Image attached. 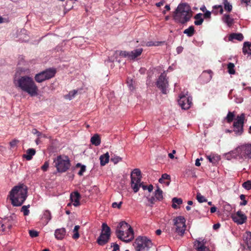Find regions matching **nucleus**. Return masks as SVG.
Wrapping results in <instances>:
<instances>
[{"instance_id":"1","label":"nucleus","mask_w":251,"mask_h":251,"mask_svg":"<svg viewBox=\"0 0 251 251\" xmlns=\"http://www.w3.org/2000/svg\"><path fill=\"white\" fill-rule=\"evenodd\" d=\"M14 83L16 88L27 93L30 96H35L38 94V87L33 79L27 75L21 76L15 78Z\"/></svg>"},{"instance_id":"5","label":"nucleus","mask_w":251,"mask_h":251,"mask_svg":"<svg viewBox=\"0 0 251 251\" xmlns=\"http://www.w3.org/2000/svg\"><path fill=\"white\" fill-rule=\"evenodd\" d=\"M17 223V217L14 214L4 218H0V234L8 232Z\"/></svg>"},{"instance_id":"18","label":"nucleus","mask_w":251,"mask_h":251,"mask_svg":"<svg viewBox=\"0 0 251 251\" xmlns=\"http://www.w3.org/2000/svg\"><path fill=\"white\" fill-rule=\"evenodd\" d=\"M66 235V229L65 228H60L55 230L54 235L57 240L63 239Z\"/></svg>"},{"instance_id":"38","label":"nucleus","mask_w":251,"mask_h":251,"mask_svg":"<svg viewBox=\"0 0 251 251\" xmlns=\"http://www.w3.org/2000/svg\"><path fill=\"white\" fill-rule=\"evenodd\" d=\"M235 117V115L234 113V112H228L226 119V121L228 123H230L231 122L233 121V119H234Z\"/></svg>"},{"instance_id":"50","label":"nucleus","mask_w":251,"mask_h":251,"mask_svg":"<svg viewBox=\"0 0 251 251\" xmlns=\"http://www.w3.org/2000/svg\"><path fill=\"white\" fill-rule=\"evenodd\" d=\"M29 234L30 236L32 238L36 237L39 235V233L34 230H29Z\"/></svg>"},{"instance_id":"14","label":"nucleus","mask_w":251,"mask_h":251,"mask_svg":"<svg viewBox=\"0 0 251 251\" xmlns=\"http://www.w3.org/2000/svg\"><path fill=\"white\" fill-rule=\"evenodd\" d=\"M131 187L134 193L138 191L141 186V178L142 177H135L133 174H131Z\"/></svg>"},{"instance_id":"24","label":"nucleus","mask_w":251,"mask_h":251,"mask_svg":"<svg viewBox=\"0 0 251 251\" xmlns=\"http://www.w3.org/2000/svg\"><path fill=\"white\" fill-rule=\"evenodd\" d=\"M243 52L246 54L251 55V43L245 42L243 47Z\"/></svg>"},{"instance_id":"39","label":"nucleus","mask_w":251,"mask_h":251,"mask_svg":"<svg viewBox=\"0 0 251 251\" xmlns=\"http://www.w3.org/2000/svg\"><path fill=\"white\" fill-rule=\"evenodd\" d=\"M234 64L232 63H229L227 65L228 72L231 75H234L235 73L234 70Z\"/></svg>"},{"instance_id":"49","label":"nucleus","mask_w":251,"mask_h":251,"mask_svg":"<svg viewBox=\"0 0 251 251\" xmlns=\"http://www.w3.org/2000/svg\"><path fill=\"white\" fill-rule=\"evenodd\" d=\"M119 55L121 56H122L124 57H128L129 59H130L129 51L121 50L120 51Z\"/></svg>"},{"instance_id":"44","label":"nucleus","mask_w":251,"mask_h":251,"mask_svg":"<svg viewBox=\"0 0 251 251\" xmlns=\"http://www.w3.org/2000/svg\"><path fill=\"white\" fill-rule=\"evenodd\" d=\"M242 186L244 188L247 190H250L251 189V180H247L245 182H244L242 184Z\"/></svg>"},{"instance_id":"4","label":"nucleus","mask_w":251,"mask_h":251,"mask_svg":"<svg viewBox=\"0 0 251 251\" xmlns=\"http://www.w3.org/2000/svg\"><path fill=\"white\" fill-rule=\"evenodd\" d=\"M192 16L190 7L185 3L179 4L174 15V20L182 24L188 22Z\"/></svg>"},{"instance_id":"60","label":"nucleus","mask_w":251,"mask_h":251,"mask_svg":"<svg viewBox=\"0 0 251 251\" xmlns=\"http://www.w3.org/2000/svg\"><path fill=\"white\" fill-rule=\"evenodd\" d=\"M165 1L164 0H162L158 3H156V5L157 7H160L164 5Z\"/></svg>"},{"instance_id":"22","label":"nucleus","mask_w":251,"mask_h":251,"mask_svg":"<svg viewBox=\"0 0 251 251\" xmlns=\"http://www.w3.org/2000/svg\"><path fill=\"white\" fill-rule=\"evenodd\" d=\"M206 158L213 165H216L221 159L220 156L217 154L208 155L206 156Z\"/></svg>"},{"instance_id":"8","label":"nucleus","mask_w":251,"mask_h":251,"mask_svg":"<svg viewBox=\"0 0 251 251\" xmlns=\"http://www.w3.org/2000/svg\"><path fill=\"white\" fill-rule=\"evenodd\" d=\"M174 227L173 230L180 236H183L184 234L186 226L185 219L182 216H178L173 220Z\"/></svg>"},{"instance_id":"63","label":"nucleus","mask_w":251,"mask_h":251,"mask_svg":"<svg viewBox=\"0 0 251 251\" xmlns=\"http://www.w3.org/2000/svg\"><path fill=\"white\" fill-rule=\"evenodd\" d=\"M147 189L149 192H151L153 190V186L151 184L149 186H147Z\"/></svg>"},{"instance_id":"10","label":"nucleus","mask_w":251,"mask_h":251,"mask_svg":"<svg viewBox=\"0 0 251 251\" xmlns=\"http://www.w3.org/2000/svg\"><path fill=\"white\" fill-rule=\"evenodd\" d=\"M245 118V114L242 113L240 116H237L235 121L233 123V131L236 135H241L243 132V125Z\"/></svg>"},{"instance_id":"3","label":"nucleus","mask_w":251,"mask_h":251,"mask_svg":"<svg viewBox=\"0 0 251 251\" xmlns=\"http://www.w3.org/2000/svg\"><path fill=\"white\" fill-rule=\"evenodd\" d=\"M116 234L118 239L129 242L134 238V231L132 227L125 221L120 222L117 227Z\"/></svg>"},{"instance_id":"30","label":"nucleus","mask_w":251,"mask_h":251,"mask_svg":"<svg viewBox=\"0 0 251 251\" xmlns=\"http://www.w3.org/2000/svg\"><path fill=\"white\" fill-rule=\"evenodd\" d=\"M195 246L197 251H209V249L200 241H197Z\"/></svg>"},{"instance_id":"37","label":"nucleus","mask_w":251,"mask_h":251,"mask_svg":"<svg viewBox=\"0 0 251 251\" xmlns=\"http://www.w3.org/2000/svg\"><path fill=\"white\" fill-rule=\"evenodd\" d=\"M80 226H75L73 230L74 234L73 235V238L76 240L79 237V234L78 233V229Z\"/></svg>"},{"instance_id":"9","label":"nucleus","mask_w":251,"mask_h":251,"mask_svg":"<svg viewBox=\"0 0 251 251\" xmlns=\"http://www.w3.org/2000/svg\"><path fill=\"white\" fill-rule=\"evenodd\" d=\"M56 73L54 69H49L40 73L36 74L35 76V80L37 82H42L45 80L50 79L54 76Z\"/></svg>"},{"instance_id":"41","label":"nucleus","mask_w":251,"mask_h":251,"mask_svg":"<svg viewBox=\"0 0 251 251\" xmlns=\"http://www.w3.org/2000/svg\"><path fill=\"white\" fill-rule=\"evenodd\" d=\"M197 200L200 203H202L203 202L207 201V199L205 198L202 196L200 193H198L197 194Z\"/></svg>"},{"instance_id":"62","label":"nucleus","mask_w":251,"mask_h":251,"mask_svg":"<svg viewBox=\"0 0 251 251\" xmlns=\"http://www.w3.org/2000/svg\"><path fill=\"white\" fill-rule=\"evenodd\" d=\"M217 208L215 206H212L210 208V212L213 213L216 211Z\"/></svg>"},{"instance_id":"32","label":"nucleus","mask_w":251,"mask_h":251,"mask_svg":"<svg viewBox=\"0 0 251 251\" xmlns=\"http://www.w3.org/2000/svg\"><path fill=\"white\" fill-rule=\"evenodd\" d=\"M172 207L174 209H177L178 207L177 206L176 204L178 205H180L182 203V200L181 198H174L172 199Z\"/></svg>"},{"instance_id":"11","label":"nucleus","mask_w":251,"mask_h":251,"mask_svg":"<svg viewBox=\"0 0 251 251\" xmlns=\"http://www.w3.org/2000/svg\"><path fill=\"white\" fill-rule=\"evenodd\" d=\"M157 87L161 90L163 94L167 93L166 88L169 86L168 78L166 77L165 72L162 73L156 82Z\"/></svg>"},{"instance_id":"52","label":"nucleus","mask_w":251,"mask_h":251,"mask_svg":"<svg viewBox=\"0 0 251 251\" xmlns=\"http://www.w3.org/2000/svg\"><path fill=\"white\" fill-rule=\"evenodd\" d=\"M77 93V90H74L73 91H71L69 92V99L71 100L73 98H74L75 95Z\"/></svg>"},{"instance_id":"56","label":"nucleus","mask_w":251,"mask_h":251,"mask_svg":"<svg viewBox=\"0 0 251 251\" xmlns=\"http://www.w3.org/2000/svg\"><path fill=\"white\" fill-rule=\"evenodd\" d=\"M204 18H210L211 17V12L209 11H206L204 14Z\"/></svg>"},{"instance_id":"17","label":"nucleus","mask_w":251,"mask_h":251,"mask_svg":"<svg viewBox=\"0 0 251 251\" xmlns=\"http://www.w3.org/2000/svg\"><path fill=\"white\" fill-rule=\"evenodd\" d=\"M242 153L246 157L251 159V144H246L241 147Z\"/></svg>"},{"instance_id":"59","label":"nucleus","mask_w":251,"mask_h":251,"mask_svg":"<svg viewBox=\"0 0 251 251\" xmlns=\"http://www.w3.org/2000/svg\"><path fill=\"white\" fill-rule=\"evenodd\" d=\"M203 159L202 158H201L200 159H197L195 162V165L196 166H200L201 165L200 160H202Z\"/></svg>"},{"instance_id":"21","label":"nucleus","mask_w":251,"mask_h":251,"mask_svg":"<svg viewBox=\"0 0 251 251\" xmlns=\"http://www.w3.org/2000/svg\"><path fill=\"white\" fill-rule=\"evenodd\" d=\"M201 78H205L204 81L205 82L209 81L212 77V72L211 70L204 71L202 72L201 76Z\"/></svg>"},{"instance_id":"15","label":"nucleus","mask_w":251,"mask_h":251,"mask_svg":"<svg viewBox=\"0 0 251 251\" xmlns=\"http://www.w3.org/2000/svg\"><path fill=\"white\" fill-rule=\"evenodd\" d=\"M110 239V236L100 233L97 240V243L100 246H104L107 244Z\"/></svg>"},{"instance_id":"25","label":"nucleus","mask_w":251,"mask_h":251,"mask_svg":"<svg viewBox=\"0 0 251 251\" xmlns=\"http://www.w3.org/2000/svg\"><path fill=\"white\" fill-rule=\"evenodd\" d=\"M51 219V216L50 212L48 210H45L42 217V219L44 221L45 224H47Z\"/></svg>"},{"instance_id":"6","label":"nucleus","mask_w":251,"mask_h":251,"mask_svg":"<svg viewBox=\"0 0 251 251\" xmlns=\"http://www.w3.org/2000/svg\"><path fill=\"white\" fill-rule=\"evenodd\" d=\"M54 167L59 173L66 172L70 167L71 163L69 157L66 155H58L53 160Z\"/></svg>"},{"instance_id":"36","label":"nucleus","mask_w":251,"mask_h":251,"mask_svg":"<svg viewBox=\"0 0 251 251\" xmlns=\"http://www.w3.org/2000/svg\"><path fill=\"white\" fill-rule=\"evenodd\" d=\"M223 4L224 5V8L225 10L230 12L232 9V6L227 1V0H223Z\"/></svg>"},{"instance_id":"58","label":"nucleus","mask_w":251,"mask_h":251,"mask_svg":"<svg viewBox=\"0 0 251 251\" xmlns=\"http://www.w3.org/2000/svg\"><path fill=\"white\" fill-rule=\"evenodd\" d=\"M146 45L148 47H151L152 46H156V45L155 44V43L152 41L148 42L146 43Z\"/></svg>"},{"instance_id":"13","label":"nucleus","mask_w":251,"mask_h":251,"mask_svg":"<svg viewBox=\"0 0 251 251\" xmlns=\"http://www.w3.org/2000/svg\"><path fill=\"white\" fill-rule=\"evenodd\" d=\"M231 218L235 223L239 225H242L245 223L247 219V217L240 210L232 214Z\"/></svg>"},{"instance_id":"23","label":"nucleus","mask_w":251,"mask_h":251,"mask_svg":"<svg viewBox=\"0 0 251 251\" xmlns=\"http://www.w3.org/2000/svg\"><path fill=\"white\" fill-rule=\"evenodd\" d=\"M100 164L102 166H104L106 164L108 163L109 161V155L108 152H106L101 155L100 157Z\"/></svg>"},{"instance_id":"64","label":"nucleus","mask_w":251,"mask_h":251,"mask_svg":"<svg viewBox=\"0 0 251 251\" xmlns=\"http://www.w3.org/2000/svg\"><path fill=\"white\" fill-rule=\"evenodd\" d=\"M220 225L219 224H214L213 225V228L214 229H217L220 227Z\"/></svg>"},{"instance_id":"57","label":"nucleus","mask_w":251,"mask_h":251,"mask_svg":"<svg viewBox=\"0 0 251 251\" xmlns=\"http://www.w3.org/2000/svg\"><path fill=\"white\" fill-rule=\"evenodd\" d=\"M32 132L34 134H36L38 137L41 135V133L35 128L32 129Z\"/></svg>"},{"instance_id":"20","label":"nucleus","mask_w":251,"mask_h":251,"mask_svg":"<svg viewBox=\"0 0 251 251\" xmlns=\"http://www.w3.org/2000/svg\"><path fill=\"white\" fill-rule=\"evenodd\" d=\"M142 48L137 49L131 51H129L130 59H135L136 58L142 54Z\"/></svg>"},{"instance_id":"2","label":"nucleus","mask_w":251,"mask_h":251,"mask_svg":"<svg viewBox=\"0 0 251 251\" xmlns=\"http://www.w3.org/2000/svg\"><path fill=\"white\" fill-rule=\"evenodd\" d=\"M27 197V188L24 185L15 186L10 192V200L13 206H21Z\"/></svg>"},{"instance_id":"55","label":"nucleus","mask_w":251,"mask_h":251,"mask_svg":"<svg viewBox=\"0 0 251 251\" xmlns=\"http://www.w3.org/2000/svg\"><path fill=\"white\" fill-rule=\"evenodd\" d=\"M148 201L151 203V206H152L153 204H154L156 199L154 197H151V198H147Z\"/></svg>"},{"instance_id":"54","label":"nucleus","mask_w":251,"mask_h":251,"mask_svg":"<svg viewBox=\"0 0 251 251\" xmlns=\"http://www.w3.org/2000/svg\"><path fill=\"white\" fill-rule=\"evenodd\" d=\"M122 204V201L120 202L119 203L114 202L112 203V206L113 208H118V209H120L121 207Z\"/></svg>"},{"instance_id":"27","label":"nucleus","mask_w":251,"mask_h":251,"mask_svg":"<svg viewBox=\"0 0 251 251\" xmlns=\"http://www.w3.org/2000/svg\"><path fill=\"white\" fill-rule=\"evenodd\" d=\"M91 142L93 145L96 146L100 145L101 142L100 136L97 134H95L91 137Z\"/></svg>"},{"instance_id":"33","label":"nucleus","mask_w":251,"mask_h":251,"mask_svg":"<svg viewBox=\"0 0 251 251\" xmlns=\"http://www.w3.org/2000/svg\"><path fill=\"white\" fill-rule=\"evenodd\" d=\"M154 196L156 200L159 201H162L163 199V191L158 187L157 190L155 191Z\"/></svg>"},{"instance_id":"45","label":"nucleus","mask_w":251,"mask_h":251,"mask_svg":"<svg viewBox=\"0 0 251 251\" xmlns=\"http://www.w3.org/2000/svg\"><path fill=\"white\" fill-rule=\"evenodd\" d=\"M171 177L170 176L167 174H164L162 175L161 177L159 178V182L161 183H164V179L170 180Z\"/></svg>"},{"instance_id":"51","label":"nucleus","mask_w":251,"mask_h":251,"mask_svg":"<svg viewBox=\"0 0 251 251\" xmlns=\"http://www.w3.org/2000/svg\"><path fill=\"white\" fill-rule=\"evenodd\" d=\"M49 161H46L44 164H43V165L41 167V169L44 171V172H46L48 168H49Z\"/></svg>"},{"instance_id":"7","label":"nucleus","mask_w":251,"mask_h":251,"mask_svg":"<svg viewBox=\"0 0 251 251\" xmlns=\"http://www.w3.org/2000/svg\"><path fill=\"white\" fill-rule=\"evenodd\" d=\"M136 251H147L152 246L150 239L145 236H138L133 244Z\"/></svg>"},{"instance_id":"12","label":"nucleus","mask_w":251,"mask_h":251,"mask_svg":"<svg viewBox=\"0 0 251 251\" xmlns=\"http://www.w3.org/2000/svg\"><path fill=\"white\" fill-rule=\"evenodd\" d=\"M192 98L191 97L180 95L178 102L183 109H188L192 104Z\"/></svg>"},{"instance_id":"34","label":"nucleus","mask_w":251,"mask_h":251,"mask_svg":"<svg viewBox=\"0 0 251 251\" xmlns=\"http://www.w3.org/2000/svg\"><path fill=\"white\" fill-rule=\"evenodd\" d=\"M195 32V31L194 26L191 25L188 28L185 29L183 31V33L187 34L188 37H191L194 34Z\"/></svg>"},{"instance_id":"26","label":"nucleus","mask_w":251,"mask_h":251,"mask_svg":"<svg viewBox=\"0 0 251 251\" xmlns=\"http://www.w3.org/2000/svg\"><path fill=\"white\" fill-rule=\"evenodd\" d=\"M36 151L34 149H29L26 151V154L24 155V157L27 160H30L32 156L35 154Z\"/></svg>"},{"instance_id":"48","label":"nucleus","mask_w":251,"mask_h":251,"mask_svg":"<svg viewBox=\"0 0 251 251\" xmlns=\"http://www.w3.org/2000/svg\"><path fill=\"white\" fill-rule=\"evenodd\" d=\"M131 174H133L134 176H135V177H142L141 172L139 169H134Z\"/></svg>"},{"instance_id":"40","label":"nucleus","mask_w":251,"mask_h":251,"mask_svg":"<svg viewBox=\"0 0 251 251\" xmlns=\"http://www.w3.org/2000/svg\"><path fill=\"white\" fill-rule=\"evenodd\" d=\"M76 167H80V170L78 173V175L80 176L83 175V173L86 171V166L83 165H81L80 163H77L76 165Z\"/></svg>"},{"instance_id":"35","label":"nucleus","mask_w":251,"mask_h":251,"mask_svg":"<svg viewBox=\"0 0 251 251\" xmlns=\"http://www.w3.org/2000/svg\"><path fill=\"white\" fill-rule=\"evenodd\" d=\"M223 21L229 26H230L233 23V19H232L229 15H224Z\"/></svg>"},{"instance_id":"16","label":"nucleus","mask_w":251,"mask_h":251,"mask_svg":"<svg viewBox=\"0 0 251 251\" xmlns=\"http://www.w3.org/2000/svg\"><path fill=\"white\" fill-rule=\"evenodd\" d=\"M80 195L78 192H75L70 195V199L71 201L73 202L75 206H78L80 205Z\"/></svg>"},{"instance_id":"53","label":"nucleus","mask_w":251,"mask_h":251,"mask_svg":"<svg viewBox=\"0 0 251 251\" xmlns=\"http://www.w3.org/2000/svg\"><path fill=\"white\" fill-rule=\"evenodd\" d=\"M111 247L113 248V250L112 251H119L120 247L119 246L117 243H111Z\"/></svg>"},{"instance_id":"46","label":"nucleus","mask_w":251,"mask_h":251,"mask_svg":"<svg viewBox=\"0 0 251 251\" xmlns=\"http://www.w3.org/2000/svg\"><path fill=\"white\" fill-rule=\"evenodd\" d=\"M122 158L121 157L114 155L111 157V161L116 164L119 162L122 161Z\"/></svg>"},{"instance_id":"31","label":"nucleus","mask_w":251,"mask_h":251,"mask_svg":"<svg viewBox=\"0 0 251 251\" xmlns=\"http://www.w3.org/2000/svg\"><path fill=\"white\" fill-rule=\"evenodd\" d=\"M100 233H103L105 235L111 236V229L110 228L107 226L106 223H103L102 225V230Z\"/></svg>"},{"instance_id":"61","label":"nucleus","mask_w":251,"mask_h":251,"mask_svg":"<svg viewBox=\"0 0 251 251\" xmlns=\"http://www.w3.org/2000/svg\"><path fill=\"white\" fill-rule=\"evenodd\" d=\"M183 50V48L182 47H178L176 48V51L178 53H181Z\"/></svg>"},{"instance_id":"47","label":"nucleus","mask_w":251,"mask_h":251,"mask_svg":"<svg viewBox=\"0 0 251 251\" xmlns=\"http://www.w3.org/2000/svg\"><path fill=\"white\" fill-rule=\"evenodd\" d=\"M19 142V141L18 140H16V139H14V140H12L9 143V145L10 146V149H13L17 147V144Z\"/></svg>"},{"instance_id":"42","label":"nucleus","mask_w":251,"mask_h":251,"mask_svg":"<svg viewBox=\"0 0 251 251\" xmlns=\"http://www.w3.org/2000/svg\"><path fill=\"white\" fill-rule=\"evenodd\" d=\"M213 9L215 10L214 13L215 14H218V11H216V9L219 10V13L222 14L223 13V8L221 5H214L213 6Z\"/></svg>"},{"instance_id":"43","label":"nucleus","mask_w":251,"mask_h":251,"mask_svg":"<svg viewBox=\"0 0 251 251\" xmlns=\"http://www.w3.org/2000/svg\"><path fill=\"white\" fill-rule=\"evenodd\" d=\"M29 207V205H24L22 206L21 208V212L24 213V216H27L29 213V210H28V208Z\"/></svg>"},{"instance_id":"19","label":"nucleus","mask_w":251,"mask_h":251,"mask_svg":"<svg viewBox=\"0 0 251 251\" xmlns=\"http://www.w3.org/2000/svg\"><path fill=\"white\" fill-rule=\"evenodd\" d=\"M243 237L248 248L251 251V232H246Z\"/></svg>"},{"instance_id":"29","label":"nucleus","mask_w":251,"mask_h":251,"mask_svg":"<svg viewBox=\"0 0 251 251\" xmlns=\"http://www.w3.org/2000/svg\"><path fill=\"white\" fill-rule=\"evenodd\" d=\"M202 15L201 13H198L194 16V19L196 20L194 22L195 25H200L202 24L203 19L202 18Z\"/></svg>"},{"instance_id":"28","label":"nucleus","mask_w":251,"mask_h":251,"mask_svg":"<svg viewBox=\"0 0 251 251\" xmlns=\"http://www.w3.org/2000/svg\"><path fill=\"white\" fill-rule=\"evenodd\" d=\"M229 40L236 39L241 41L244 39V36L242 33H231L229 36Z\"/></svg>"}]
</instances>
